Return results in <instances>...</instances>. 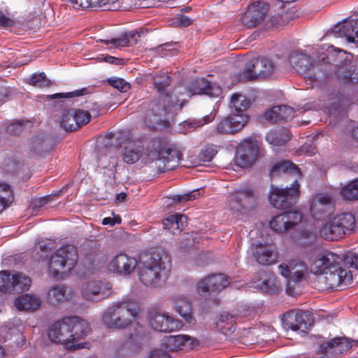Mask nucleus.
I'll use <instances>...</instances> for the list:
<instances>
[{
    "label": "nucleus",
    "instance_id": "nucleus-58",
    "mask_svg": "<svg viewBox=\"0 0 358 358\" xmlns=\"http://www.w3.org/2000/svg\"><path fill=\"white\" fill-rule=\"evenodd\" d=\"M110 2L113 3L114 0H79L78 7L83 8L102 7L106 6Z\"/></svg>",
    "mask_w": 358,
    "mask_h": 358
},
{
    "label": "nucleus",
    "instance_id": "nucleus-64",
    "mask_svg": "<svg viewBox=\"0 0 358 358\" xmlns=\"http://www.w3.org/2000/svg\"><path fill=\"white\" fill-rule=\"evenodd\" d=\"M50 201V196H46L44 197L36 198L31 201L30 207L32 209H37L44 206Z\"/></svg>",
    "mask_w": 358,
    "mask_h": 358
},
{
    "label": "nucleus",
    "instance_id": "nucleus-52",
    "mask_svg": "<svg viewBox=\"0 0 358 358\" xmlns=\"http://www.w3.org/2000/svg\"><path fill=\"white\" fill-rule=\"evenodd\" d=\"M342 196L348 200H358V178L348 183L341 189Z\"/></svg>",
    "mask_w": 358,
    "mask_h": 358
},
{
    "label": "nucleus",
    "instance_id": "nucleus-19",
    "mask_svg": "<svg viewBox=\"0 0 358 358\" xmlns=\"http://www.w3.org/2000/svg\"><path fill=\"white\" fill-rule=\"evenodd\" d=\"M110 288L109 282L92 281L83 287L81 294L86 300L99 301L108 296Z\"/></svg>",
    "mask_w": 358,
    "mask_h": 358
},
{
    "label": "nucleus",
    "instance_id": "nucleus-4",
    "mask_svg": "<svg viewBox=\"0 0 358 358\" xmlns=\"http://www.w3.org/2000/svg\"><path fill=\"white\" fill-rule=\"evenodd\" d=\"M279 272L287 280L286 292L290 296L300 294L299 283L308 275V268L304 262L294 259L288 264H282L278 266Z\"/></svg>",
    "mask_w": 358,
    "mask_h": 358
},
{
    "label": "nucleus",
    "instance_id": "nucleus-51",
    "mask_svg": "<svg viewBox=\"0 0 358 358\" xmlns=\"http://www.w3.org/2000/svg\"><path fill=\"white\" fill-rule=\"evenodd\" d=\"M272 113H278L280 122H287L292 120L294 116V110L293 108L287 106H277L269 109L268 114Z\"/></svg>",
    "mask_w": 358,
    "mask_h": 358
},
{
    "label": "nucleus",
    "instance_id": "nucleus-8",
    "mask_svg": "<svg viewBox=\"0 0 358 358\" xmlns=\"http://www.w3.org/2000/svg\"><path fill=\"white\" fill-rule=\"evenodd\" d=\"M334 202L329 194H317L310 201V213L315 220H326L334 213Z\"/></svg>",
    "mask_w": 358,
    "mask_h": 358
},
{
    "label": "nucleus",
    "instance_id": "nucleus-7",
    "mask_svg": "<svg viewBox=\"0 0 358 358\" xmlns=\"http://www.w3.org/2000/svg\"><path fill=\"white\" fill-rule=\"evenodd\" d=\"M299 193V185L295 178L289 187L280 188L272 186L268 199L274 208L281 210L287 209L295 205Z\"/></svg>",
    "mask_w": 358,
    "mask_h": 358
},
{
    "label": "nucleus",
    "instance_id": "nucleus-20",
    "mask_svg": "<svg viewBox=\"0 0 358 358\" xmlns=\"http://www.w3.org/2000/svg\"><path fill=\"white\" fill-rule=\"evenodd\" d=\"M137 263L136 258L129 256L126 253L120 252L111 259L108 268L121 275H127L134 271Z\"/></svg>",
    "mask_w": 358,
    "mask_h": 358
},
{
    "label": "nucleus",
    "instance_id": "nucleus-26",
    "mask_svg": "<svg viewBox=\"0 0 358 358\" xmlns=\"http://www.w3.org/2000/svg\"><path fill=\"white\" fill-rule=\"evenodd\" d=\"M252 252L257 262L262 265H271L277 260V252L272 245H256Z\"/></svg>",
    "mask_w": 358,
    "mask_h": 358
},
{
    "label": "nucleus",
    "instance_id": "nucleus-41",
    "mask_svg": "<svg viewBox=\"0 0 358 358\" xmlns=\"http://www.w3.org/2000/svg\"><path fill=\"white\" fill-rule=\"evenodd\" d=\"M186 220V217L183 215H171L163 221L164 229L173 234H178L185 227Z\"/></svg>",
    "mask_w": 358,
    "mask_h": 358
},
{
    "label": "nucleus",
    "instance_id": "nucleus-55",
    "mask_svg": "<svg viewBox=\"0 0 358 358\" xmlns=\"http://www.w3.org/2000/svg\"><path fill=\"white\" fill-rule=\"evenodd\" d=\"M12 275L6 271L0 272V291L3 292H11Z\"/></svg>",
    "mask_w": 358,
    "mask_h": 358
},
{
    "label": "nucleus",
    "instance_id": "nucleus-56",
    "mask_svg": "<svg viewBox=\"0 0 358 358\" xmlns=\"http://www.w3.org/2000/svg\"><path fill=\"white\" fill-rule=\"evenodd\" d=\"M29 84L36 87H47L51 85V82L46 78L44 73H40L31 76Z\"/></svg>",
    "mask_w": 358,
    "mask_h": 358
},
{
    "label": "nucleus",
    "instance_id": "nucleus-45",
    "mask_svg": "<svg viewBox=\"0 0 358 358\" xmlns=\"http://www.w3.org/2000/svg\"><path fill=\"white\" fill-rule=\"evenodd\" d=\"M266 139L268 143L275 146L283 145L290 139L289 131L287 129L271 131L267 133Z\"/></svg>",
    "mask_w": 358,
    "mask_h": 358
},
{
    "label": "nucleus",
    "instance_id": "nucleus-22",
    "mask_svg": "<svg viewBox=\"0 0 358 358\" xmlns=\"http://www.w3.org/2000/svg\"><path fill=\"white\" fill-rule=\"evenodd\" d=\"M329 34L336 37H345L348 43H355L358 47V20H345L336 24Z\"/></svg>",
    "mask_w": 358,
    "mask_h": 358
},
{
    "label": "nucleus",
    "instance_id": "nucleus-16",
    "mask_svg": "<svg viewBox=\"0 0 358 358\" xmlns=\"http://www.w3.org/2000/svg\"><path fill=\"white\" fill-rule=\"evenodd\" d=\"M165 99L152 101L145 115V123L148 127L155 129L157 126L162 125L164 119L168 115V108L165 106Z\"/></svg>",
    "mask_w": 358,
    "mask_h": 358
},
{
    "label": "nucleus",
    "instance_id": "nucleus-29",
    "mask_svg": "<svg viewBox=\"0 0 358 358\" xmlns=\"http://www.w3.org/2000/svg\"><path fill=\"white\" fill-rule=\"evenodd\" d=\"M287 176L294 177V180L300 176L299 169L291 162L282 160L273 164L271 171L270 176L276 178L280 176Z\"/></svg>",
    "mask_w": 358,
    "mask_h": 358
},
{
    "label": "nucleus",
    "instance_id": "nucleus-38",
    "mask_svg": "<svg viewBox=\"0 0 358 358\" xmlns=\"http://www.w3.org/2000/svg\"><path fill=\"white\" fill-rule=\"evenodd\" d=\"M15 306L20 310L35 311L41 305L39 297L29 294H24L17 297L14 301Z\"/></svg>",
    "mask_w": 358,
    "mask_h": 358
},
{
    "label": "nucleus",
    "instance_id": "nucleus-36",
    "mask_svg": "<svg viewBox=\"0 0 358 358\" xmlns=\"http://www.w3.org/2000/svg\"><path fill=\"white\" fill-rule=\"evenodd\" d=\"M253 73L257 78H265L270 76L274 71L273 63L266 57H257L250 60Z\"/></svg>",
    "mask_w": 358,
    "mask_h": 358
},
{
    "label": "nucleus",
    "instance_id": "nucleus-3",
    "mask_svg": "<svg viewBox=\"0 0 358 358\" xmlns=\"http://www.w3.org/2000/svg\"><path fill=\"white\" fill-rule=\"evenodd\" d=\"M149 159L155 161V165L159 172L173 169L178 163V153L171 150L165 140L155 138L147 148Z\"/></svg>",
    "mask_w": 358,
    "mask_h": 358
},
{
    "label": "nucleus",
    "instance_id": "nucleus-2",
    "mask_svg": "<svg viewBox=\"0 0 358 358\" xmlns=\"http://www.w3.org/2000/svg\"><path fill=\"white\" fill-rule=\"evenodd\" d=\"M137 309L138 306L135 302H117L103 312V322L109 328H126L137 315Z\"/></svg>",
    "mask_w": 358,
    "mask_h": 358
},
{
    "label": "nucleus",
    "instance_id": "nucleus-59",
    "mask_svg": "<svg viewBox=\"0 0 358 358\" xmlns=\"http://www.w3.org/2000/svg\"><path fill=\"white\" fill-rule=\"evenodd\" d=\"M217 154V150L213 145H208L204 148L199 154V159L203 162H210Z\"/></svg>",
    "mask_w": 358,
    "mask_h": 358
},
{
    "label": "nucleus",
    "instance_id": "nucleus-33",
    "mask_svg": "<svg viewBox=\"0 0 358 358\" xmlns=\"http://www.w3.org/2000/svg\"><path fill=\"white\" fill-rule=\"evenodd\" d=\"M350 348L349 340L346 338H335L320 345L319 351L322 353L342 354Z\"/></svg>",
    "mask_w": 358,
    "mask_h": 358
},
{
    "label": "nucleus",
    "instance_id": "nucleus-50",
    "mask_svg": "<svg viewBox=\"0 0 358 358\" xmlns=\"http://www.w3.org/2000/svg\"><path fill=\"white\" fill-rule=\"evenodd\" d=\"M13 199L10 187L7 184H0V213L12 203Z\"/></svg>",
    "mask_w": 358,
    "mask_h": 358
},
{
    "label": "nucleus",
    "instance_id": "nucleus-28",
    "mask_svg": "<svg viewBox=\"0 0 358 358\" xmlns=\"http://www.w3.org/2000/svg\"><path fill=\"white\" fill-rule=\"evenodd\" d=\"M164 344L169 351H177L182 348H193L198 344V342L194 338L180 334L169 336Z\"/></svg>",
    "mask_w": 358,
    "mask_h": 358
},
{
    "label": "nucleus",
    "instance_id": "nucleus-13",
    "mask_svg": "<svg viewBox=\"0 0 358 358\" xmlns=\"http://www.w3.org/2000/svg\"><path fill=\"white\" fill-rule=\"evenodd\" d=\"M258 153L259 148L257 142L245 140L241 142L237 148L235 164L241 168L250 166L255 162Z\"/></svg>",
    "mask_w": 358,
    "mask_h": 358
},
{
    "label": "nucleus",
    "instance_id": "nucleus-46",
    "mask_svg": "<svg viewBox=\"0 0 358 358\" xmlns=\"http://www.w3.org/2000/svg\"><path fill=\"white\" fill-rule=\"evenodd\" d=\"M74 114V109H68L62 112L60 124L67 131H73L78 129Z\"/></svg>",
    "mask_w": 358,
    "mask_h": 358
},
{
    "label": "nucleus",
    "instance_id": "nucleus-11",
    "mask_svg": "<svg viewBox=\"0 0 358 358\" xmlns=\"http://www.w3.org/2000/svg\"><path fill=\"white\" fill-rule=\"evenodd\" d=\"M257 202V195L250 187L241 188L231 194L229 206L231 210L239 212L246 208L253 207Z\"/></svg>",
    "mask_w": 358,
    "mask_h": 358
},
{
    "label": "nucleus",
    "instance_id": "nucleus-44",
    "mask_svg": "<svg viewBox=\"0 0 358 358\" xmlns=\"http://www.w3.org/2000/svg\"><path fill=\"white\" fill-rule=\"evenodd\" d=\"M153 83L159 93L158 99H165L169 98L166 87L171 84V78L167 73L161 72L153 77Z\"/></svg>",
    "mask_w": 358,
    "mask_h": 358
},
{
    "label": "nucleus",
    "instance_id": "nucleus-53",
    "mask_svg": "<svg viewBox=\"0 0 358 358\" xmlns=\"http://www.w3.org/2000/svg\"><path fill=\"white\" fill-rule=\"evenodd\" d=\"M98 166L102 169L115 168L117 164V158L108 154H100L97 157Z\"/></svg>",
    "mask_w": 358,
    "mask_h": 358
},
{
    "label": "nucleus",
    "instance_id": "nucleus-10",
    "mask_svg": "<svg viewBox=\"0 0 358 358\" xmlns=\"http://www.w3.org/2000/svg\"><path fill=\"white\" fill-rule=\"evenodd\" d=\"M268 11V5L259 1L251 3L241 17V23L248 28L261 24Z\"/></svg>",
    "mask_w": 358,
    "mask_h": 358
},
{
    "label": "nucleus",
    "instance_id": "nucleus-43",
    "mask_svg": "<svg viewBox=\"0 0 358 358\" xmlns=\"http://www.w3.org/2000/svg\"><path fill=\"white\" fill-rule=\"evenodd\" d=\"M235 316L227 312L220 313L218 320L216 322V327L224 335H231L236 329Z\"/></svg>",
    "mask_w": 358,
    "mask_h": 358
},
{
    "label": "nucleus",
    "instance_id": "nucleus-48",
    "mask_svg": "<svg viewBox=\"0 0 358 358\" xmlns=\"http://www.w3.org/2000/svg\"><path fill=\"white\" fill-rule=\"evenodd\" d=\"M250 99L243 94H234L231 98V106L233 107L238 113H243V111L250 108Z\"/></svg>",
    "mask_w": 358,
    "mask_h": 358
},
{
    "label": "nucleus",
    "instance_id": "nucleus-17",
    "mask_svg": "<svg viewBox=\"0 0 358 358\" xmlns=\"http://www.w3.org/2000/svg\"><path fill=\"white\" fill-rule=\"evenodd\" d=\"M150 324L156 331L171 332L180 329L182 322L174 317L158 312H152L150 315Z\"/></svg>",
    "mask_w": 358,
    "mask_h": 358
},
{
    "label": "nucleus",
    "instance_id": "nucleus-34",
    "mask_svg": "<svg viewBox=\"0 0 358 358\" xmlns=\"http://www.w3.org/2000/svg\"><path fill=\"white\" fill-rule=\"evenodd\" d=\"M73 296L71 288L64 285L52 287L48 292V300L52 305L69 301Z\"/></svg>",
    "mask_w": 358,
    "mask_h": 358
},
{
    "label": "nucleus",
    "instance_id": "nucleus-31",
    "mask_svg": "<svg viewBox=\"0 0 358 358\" xmlns=\"http://www.w3.org/2000/svg\"><path fill=\"white\" fill-rule=\"evenodd\" d=\"M171 300L179 315L187 323H192L194 320L192 315V305L189 300L185 296L181 294L173 296Z\"/></svg>",
    "mask_w": 358,
    "mask_h": 358
},
{
    "label": "nucleus",
    "instance_id": "nucleus-61",
    "mask_svg": "<svg viewBox=\"0 0 358 358\" xmlns=\"http://www.w3.org/2000/svg\"><path fill=\"white\" fill-rule=\"evenodd\" d=\"M215 110L212 111L209 115H205L203 118L199 120H194L189 123V127L196 128L198 127H202L204 124L212 122L215 117Z\"/></svg>",
    "mask_w": 358,
    "mask_h": 358
},
{
    "label": "nucleus",
    "instance_id": "nucleus-5",
    "mask_svg": "<svg viewBox=\"0 0 358 358\" xmlns=\"http://www.w3.org/2000/svg\"><path fill=\"white\" fill-rule=\"evenodd\" d=\"M355 227V219L350 213L337 215L320 229V234L325 239L338 240L350 233Z\"/></svg>",
    "mask_w": 358,
    "mask_h": 358
},
{
    "label": "nucleus",
    "instance_id": "nucleus-62",
    "mask_svg": "<svg viewBox=\"0 0 358 358\" xmlns=\"http://www.w3.org/2000/svg\"><path fill=\"white\" fill-rule=\"evenodd\" d=\"M199 195L198 190H194L187 194H184L182 195H175L171 199L173 201L177 203H182L186 202L187 201L194 200Z\"/></svg>",
    "mask_w": 358,
    "mask_h": 358
},
{
    "label": "nucleus",
    "instance_id": "nucleus-40",
    "mask_svg": "<svg viewBox=\"0 0 358 358\" xmlns=\"http://www.w3.org/2000/svg\"><path fill=\"white\" fill-rule=\"evenodd\" d=\"M260 274L262 276H266V278L255 282V287L268 294H278L281 290L279 282L273 275H266L265 273H261Z\"/></svg>",
    "mask_w": 358,
    "mask_h": 358
},
{
    "label": "nucleus",
    "instance_id": "nucleus-63",
    "mask_svg": "<svg viewBox=\"0 0 358 358\" xmlns=\"http://www.w3.org/2000/svg\"><path fill=\"white\" fill-rule=\"evenodd\" d=\"M313 237L311 231L306 229H300L297 234L294 235V238L296 243L301 245L306 244L304 241L306 239H310Z\"/></svg>",
    "mask_w": 358,
    "mask_h": 358
},
{
    "label": "nucleus",
    "instance_id": "nucleus-49",
    "mask_svg": "<svg viewBox=\"0 0 358 358\" xmlns=\"http://www.w3.org/2000/svg\"><path fill=\"white\" fill-rule=\"evenodd\" d=\"M295 13L293 10H288L282 15H273L270 20L271 26L275 28H280L287 24L289 22L293 20Z\"/></svg>",
    "mask_w": 358,
    "mask_h": 358
},
{
    "label": "nucleus",
    "instance_id": "nucleus-57",
    "mask_svg": "<svg viewBox=\"0 0 358 358\" xmlns=\"http://www.w3.org/2000/svg\"><path fill=\"white\" fill-rule=\"evenodd\" d=\"M76 120L78 123V129L87 124L91 119V115L87 110L76 109L74 110Z\"/></svg>",
    "mask_w": 358,
    "mask_h": 358
},
{
    "label": "nucleus",
    "instance_id": "nucleus-35",
    "mask_svg": "<svg viewBox=\"0 0 358 358\" xmlns=\"http://www.w3.org/2000/svg\"><path fill=\"white\" fill-rule=\"evenodd\" d=\"M67 321L72 331V341L85 338L90 332V329L87 322L78 316L68 317Z\"/></svg>",
    "mask_w": 358,
    "mask_h": 358
},
{
    "label": "nucleus",
    "instance_id": "nucleus-47",
    "mask_svg": "<svg viewBox=\"0 0 358 358\" xmlns=\"http://www.w3.org/2000/svg\"><path fill=\"white\" fill-rule=\"evenodd\" d=\"M11 283L13 287L11 292H20L29 288L31 279L22 273L13 274Z\"/></svg>",
    "mask_w": 358,
    "mask_h": 358
},
{
    "label": "nucleus",
    "instance_id": "nucleus-23",
    "mask_svg": "<svg viewBox=\"0 0 358 358\" xmlns=\"http://www.w3.org/2000/svg\"><path fill=\"white\" fill-rule=\"evenodd\" d=\"M335 64L329 62H317L310 65L308 72L304 78L310 82L315 83L317 85L325 81L329 75L334 72Z\"/></svg>",
    "mask_w": 358,
    "mask_h": 358
},
{
    "label": "nucleus",
    "instance_id": "nucleus-37",
    "mask_svg": "<svg viewBox=\"0 0 358 358\" xmlns=\"http://www.w3.org/2000/svg\"><path fill=\"white\" fill-rule=\"evenodd\" d=\"M143 152V148L141 145L128 141L121 150L122 159L127 164H133L140 159Z\"/></svg>",
    "mask_w": 358,
    "mask_h": 358
},
{
    "label": "nucleus",
    "instance_id": "nucleus-27",
    "mask_svg": "<svg viewBox=\"0 0 358 358\" xmlns=\"http://www.w3.org/2000/svg\"><path fill=\"white\" fill-rule=\"evenodd\" d=\"M334 74L338 81L346 85H355L358 83V73L356 68L352 65L347 64L338 66L334 65Z\"/></svg>",
    "mask_w": 358,
    "mask_h": 358
},
{
    "label": "nucleus",
    "instance_id": "nucleus-54",
    "mask_svg": "<svg viewBox=\"0 0 358 358\" xmlns=\"http://www.w3.org/2000/svg\"><path fill=\"white\" fill-rule=\"evenodd\" d=\"M252 62L250 61L245 64L244 69L238 74V79L239 82H248L254 80L257 78V76L253 73V67H252Z\"/></svg>",
    "mask_w": 358,
    "mask_h": 358
},
{
    "label": "nucleus",
    "instance_id": "nucleus-1",
    "mask_svg": "<svg viewBox=\"0 0 358 358\" xmlns=\"http://www.w3.org/2000/svg\"><path fill=\"white\" fill-rule=\"evenodd\" d=\"M171 259L163 250L142 252L139 256L138 271L141 281L146 286H157L166 271L169 269Z\"/></svg>",
    "mask_w": 358,
    "mask_h": 358
},
{
    "label": "nucleus",
    "instance_id": "nucleus-18",
    "mask_svg": "<svg viewBox=\"0 0 358 358\" xmlns=\"http://www.w3.org/2000/svg\"><path fill=\"white\" fill-rule=\"evenodd\" d=\"M229 277L223 273L213 274L201 280L197 285L199 293L219 292L229 285Z\"/></svg>",
    "mask_w": 358,
    "mask_h": 358
},
{
    "label": "nucleus",
    "instance_id": "nucleus-30",
    "mask_svg": "<svg viewBox=\"0 0 358 358\" xmlns=\"http://www.w3.org/2000/svg\"><path fill=\"white\" fill-rule=\"evenodd\" d=\"M144 33L143 29L131 31L128 33L122 34L119 38L110 40H101L106 45L112 44L114 48L127 47L138 42V38Z\"/></svg>",
    "mask_w": 358,
    "mask_h": 358
},
{
    "label": "nucleus",
    "instance_id": "nucleus-32",
    "mask_svg": "<svg viewBox=\"0 0 358 358\" xmlns=\"http://www.w3.org/2000/svg\"><path fill=\"white\" fill-rule=\"evenodd\" d=\"M52 148V139L46 134H38L29 143L30 150L40 155L50 152Z\"/></svg>",
    "mask_w": 358,
    "mask_h": 358
},
{
    "label": "nucleus",
    "instance_id": "nucleus-12",
    "mask_svg": "<svg viewBox=\"0 0 358 358\" xmlns=\"http://www.w3.org/2000/svg\"><path fill=\"white\" fill-rule=\"evenodd\" d=\"M303 216L298 211H287L274 217L270 222L271 228L280 234L294 229L302 221Z\"/></svg>",
    "mask_w": 358,
    "mask_h": 358
},
{
    "label": "nucleus",
    "instance_id": "nucleus-42",
    "mask_svg": "<svg viewBox=\"0 0 358 358\" xmlns=\"http://www.w3.org/2000/svg\"><path fill=\"white\" fill-rule=\"evenodd\" d=\"M187 94V90L182 87H176L171 94L168 93L169 98L165 102V106L168 108V114L170 113L171 107H178L181 109L184 103L186 101L185 95Z\"/></svg>",
    "mask_w": 358,
    "mask_h": 358
},
{
    "label": "nucleus",
    "instance_id": "nucleus-60",
    "mask_svg": "<svg viewBox=\"0 0 358 358\" xmlns=\"http://www.w3.org/2000/svg\"><path fill=\"white\" fill-rule=\"evenodd\" d=\"M110 85L121 92H125L130 89V85L122 78H111L108 80Z\"/></svg>",
    "mask_w": 358,
    "mask_h": 358
},
{
    "label": "nucleus",
    "instance_id": "nucleus-15",
    "mask_svg": "<svg viewBox=\"0 0 358 358\" xmlns=\"http://www.w3.org/2000/svg\"><path fill=\"white\" fill-rule=\"evenodd\" d=\"M341 258L331 252H325L315 257L310 266V271L315 275H324L340 265Z\"/></svg>",
    "mask_w": 358,
    "mask_h": 358
},
{
    "label": "nucleus",
    "instance_id": "nucleus-6",
    "mask_svg": "<svg viewBox=\"0 0 358 358\" xmlns=\"http://www.w3.org/2000/svg\"><path fill=\"white\" fill-rule=\"evenodd\" d=\"M76 248L72 245L60 248L52 255L49 271L53 277L57 278L59 273L71 270L77 263Z\"/></svg>",
    "mask_w": 358,
    "mask_h": 358
},
{
    "label": "nucleus",
    "instance_id": "nucleus-39",
    "mask_svg": "<svg viewBox=\"0 0 358 358\" xmlns=\"http://www.w3.org/2000/svg\"><path fill=\"white\" fill-rule=\"evenodd\" d=\"M289 64L293 69L301 75H305L311 64L310 58L303 53H292L289 58Z\"/></svg>",
    "mask_w": 358,
    "mask_h": 358
},
{
    "label": "nucleus",
    "instance_id": "nucleus-21",
    "mask_svg": "<svg viewBox=\"0 0 358 358\" xmlns=\"http://www.w3.org/2000/svg\"><path fill=\"white\" fill-rule=\"evenodd\" d=\"M248 117L244 113L232 114L221 120L217 131L222 134H233L241 131L248 122Z\"/></svg>",
    "mask_w": 358,
    "mask_h": 358
},
{
    "label": "nucleus",
    "instance_id": "nucleus-25",
    "mask_svg": "<svg viewBox=\"0 0 358 358\" xmlns=\"http://www.w3.org/2000/svg\"><path fill=\"white\" fill-rule=\"evenodd\" d=\"M49 338L55 343H69L72 341V331L67 321V317L63 318L52 324L48 332Z\"/></svg>",
    "mask_w": 358,
    "mask_h": 358
},
{
    "label": "nucleus",
    "instance_id": "nucleus-14",
    "mask_svg": "<svg viewBox=\"0 0 358 358\" xmlns=\"http://www.w3.org/2000/svg\"><path fill=\"white\" fill-rule=\"evenodd\" d=\"M322 281L327 289L341 288V289L352 281L350 272L337 266L326 273L322 277Z\"/></svg>",
    "mask_w": 358,
    "mask_h": 358
},
{
    "label": "nucleus",
    "instance_id": "nucleus-24",
    "mask_svg": "<svg viewBox=\"0 0 358 358\" xmlns=\"http://www.w3.org/2000/svg\"><path fill=\"white\" fill-rule=\"evenodd\" d=\"M221 93L222 89L216 83H210L205 78H196L190 83L186 96H191L194 94H204L212 97H217Z\"/></svg>",
    "mask_w": 358,
    "mask_h": 358
},
{
    "label": "nucleus",
    "instance_id": "nucleus-9",
    "mask_svg": "<svg viewBox=\"0 0 358 358\" xmlns=\"http://www.w3.org/2000/svg\"><path fill=\"white\" fill-rule=\"evenodd\" d=\"M313 318L308 311L291 310L283 315L285 329L306 332L313 324Z\"/></svg>",
    "mask_w": 358,
    "mask_h": 358
}]
</instances>
